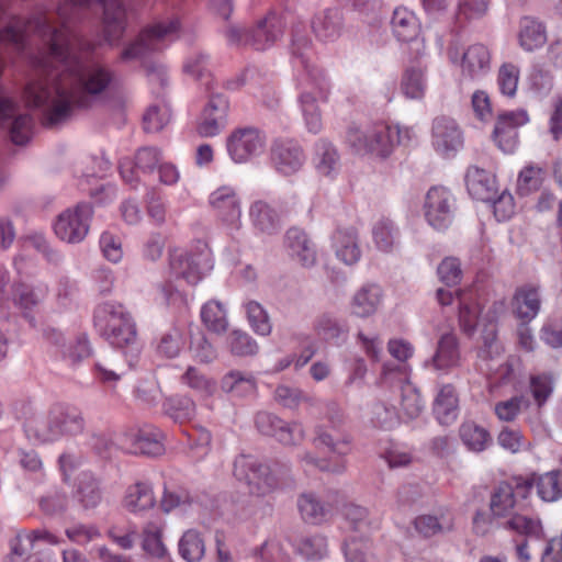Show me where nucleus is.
I'll return each mask as SVG.
<instances>
[{
  "label": "nucleus",
  "instance_id": "f257e3e1",
  "mask_svg": "<svg viewBox=\"0 0 562 562\" xmlns=\"http://www.w3.org/2000/svg\"><path fill=\"white\" fill-rule=\"evenodd\" d=\"M88 0H70L56 13L36 12L29 20L13 16L0 32V43L23 46L26 35L36 33L47 45V52L34 60L45 77L30 81L23 100L31 109L40 110L46 123L65 120L75 108L92 106L110 88L113 71L98 60H83L80 42L70 25L80 18Z\"/></svg>",
  "mask_w": 562,
  "mask_h": 562
},
{
  "label": "nucleus",
  "instance_id": "f03ea898",
  "mask_svg": "<svg viewBox=\"0 0 562 562\" xmlns=\"http://www.w3.org/2000/svg\"><path fill=\"white\" fill-rule=\"evenodd\" d=\"M411 130L384 122L349 126L347 143L360 155L386 159L404 139H409Z\"/></svg>",
  "mask_w": 562,
  "mask_h": 562
},
{
  "label": "nucleus",
  "instance_id": "7ed1b4c3",
  "mask_svg": "<svg viewBox=\"0 0 562 562\" xmlns=\"http://www.w3.org/2000/svg\"><path fill=\"white\" fill-rule=\"evenodd\" d=\"M311 41L303 34L295 32L292 40V54L301 59L302 65L313 77L314 88L305 90L300 97L305 125L311 133H318L322 128V113L318 101H326L329 94L328 83L324 72L310 65L307 52Z\"/></svg>",
  "mask_w": 562,
  "mask_h": 562
},
{
  "label": "nucleus",
  "instance_id": "20e7f679",
  "mask_svg": "<svg viewBox=\"0 0 562 562\" xmlns=\"http://www.w3.org/2000/svg\"><path fill=\"white\" fill-rule=\"evenodd\" d=\"M85 429V418L75 407L56 404L26 425L30 438L50 442L64 436H76Z\"/></svg>",
  "mask_w": 562,
  "mask_h": 562
},
{
  "label": "nucleus",
  "instance_id": "39448f33",
  "mask_svg": "<svg viewBox=\"0 0 562 562\" xmlns=\"http://www.w3.org/2000/svg\"><path fill=\"white\" fill-rule=\"evenodd\" d=\"M233 473L248 486L249 493L257 496L268 495L291 482L288 469L279 465L270 468L250 456L236 458Z\"/></svg>",
  "mask_w": 562,
  "mask_h": 562
},
{
  "label": "nucleus",
  "instance_id": "423d86ee",
  "mask_svg": "<svg viewBox=\"0 0 562 562\" xmlns=\"http://www.w3.org/2000/svg\"><path fill=\"white\" fill-rule=\"evenodd\" d=\"M94 325L112 346L135 349L136 326L131 313L122 304L116 302L100 304L94 311Z\"/></svg>",
  "mask_w": 562,
  "mask_h": 562
},
{
  "label": "nucleus",
  "instance_id": "0eeeda50",
  "mask_svg": "<svg viewBox=\"0 0 562 562\" xmlns=\"http://www.w3.org/2000/svg\"><path fill=\"white\" fill-rule=\"evenodd\" d=\"M392 29L397 40L411 43L416 56L440 54L443 47L442 37L434 30L426 29L418 38L420 24L415 13L407 8H396L392 16Z\"/></svg>",
  "mask_w": 562,
  "mask_h": 562
},
{
  "label": "nucleus",
  "instance_id": "6e6552de",
  "mask_svg": "<svg viewBox=\"0 0 562 562\" xmlns=\"http://www.w3.org/2000/svg\"><path fill=\"white\" fill-rule=\"evenodd\" d=\"M225 34L231 45L266 50L281 38L283 25L280 18L270 12L259 19L254 27L232 24L227 26Z\"/></svg>",
  "mask_w": 562,
  "mask_h": 562
},
{
  "label": "nucleus",
  "instance_id": "1a4fd4ad",
  "mask_svg": "<svg viewBox=\"0 0 562 562\" xmlns=\"http://www.w3.org/2000/svg\"><path fill=\"white\" fill-rule=\"evenodd\" d=\"M92 217L91 204L78 203L57 215L53 224L54 234L63 243L80 244L89 234Z\"/></svg>",
  "mask_w": 562,
  "mask_h": 562
},
{
  "label": "nucleus",
  "instance_id": "9d476101",
  "mask_svg": "<svg viewBox=\"0 0 562 562\" xmlns=\"http://www.w3.org/2000/svg\"><path fill=\"white\" fill-rule=\"evenodd\" d=\"M266 140V135L256 127H238L227 136L226 151L233 162L246 164L265 151Z\"/></svg>",
  "mask_w": 562,
  "mask_h": 562
},
{
  "label": "nucleus",
  "instance_id": "9b49d317",
  "mask_svg": "<svg viewBox=\"0 0 562 562\" xmlns=\"http://www.w3.org/2000/svg\"><path fill=\"white\" fill-rule=\"evenodd\" d=\"M210 268V251L206 245H202L198 251H177L170 258L172 276L191 285L200 282Z\"/></svg>",
  "mask_w": 562,
  "mask_h": 562
},
{
  "label": "nucleus",
  "instance_id": "f8f14e48",
  "mask_svg": "<svg viewBox=\"0 0 562 562\" xmlns=\"http://www.w3.org/2000/svg\"><path fill=\"white\" fill-rule=\"evenodd\" d=\"M178 21L157 23L145 29L138 38L122 53L125 60L145 56L148 53L159 50L162 43L171 40L178 31Z\"/></svg>",
  "mask_w": 562,
  "mask_h": 562
},
{
  "label": "nucleus",
  "instance_id": "ddd939ff",
  "mask_svg": "<svg viewBox=\"0 0 562 562\" xmlns=\"http://www.w3.org/2000/svg\"><path fill=\"white\" fill-rule=\"evenodd\" d=\"M58 543V537L46 529L21 532L12 542V550L7 562H40L36 555L43 551V547Z\"/></svg>",
  "mask_w": 562,
  "mask_h": 562
},
{
  "label": "nucleus",
  "instance_id": "4468645a",
  "mask_svg": "<svg viewBox=\"0 0 562 562\" xmlns=\"http://www.w3.org/2000/svg\"><path fill=\"white\" fill-rule=\"evenodd\" d=\"M424 212L434 228L442 231L449 227L454 213V199L450 191L443 187L430 188L425 196Z\"/></svg>",
  "mask_w": 562,
  "mask_h": 562
},
{
  "label": "nucleus",
  "instance_id": "2eb2a0df",
  "mask_svg": "<svg viewBox=\"0 0 562 562\" xmlns=\"http://www.w3.org/2000/svg\"><path fill=\"white\" fill-rule=\"evenodd\" d=\"M270 160L274 170L285 177L297 173L306 156L303 147L294 139H276L270 147Z\"/></svg>",
  "mask_w": 562,
  "mask_h": 562
},
{
  "label": "nucleus",
  "instance_id": "dca6fc26",
  "mask_svg": "<svg viewBox=\"0 0 562 562\" xmlns=\"http://www.w3.org/2000/svg\"><path fill=\"white\" fill-rule=\"evenodd\" d=\"M530 492L528 482L517 483L513 486L509 483H499L491 495L490 508L496 517H508L516 510H524L525 498Z\"/></svg>",
  "mask_w": 562,
  "mask_h": 562
},
{
  "label": "nucleus",
  "instance_id": "f3484780",
  "mask_svg": "<svg viewBox=\"0 0 562 562\" xmlns=\"http://www.w3.org/2000/svg\"><path fill=\"white\" fill-rule=\"evenodd\" d=\"M274 401L289 409H296L301 403L306 405L307 414L314 416L317 411L326 409L330 419L335 422L338 418L337 403L334 401H323L315 396L304 393L302 390L289 385H279L274 390Z\"/></svg>",
  "mask_w": 562,
  "mask_h": 562
},
{
  "label": "nucleus",
  "instance_id": "a211bd4d",
  "mask_svg": "<svg viewBox=\"0 0 562 562\" xmlns=\"http://www.w3.org/2000/svg\"><path fill=\"white\" fill-rule=\"evenodd\" d=\"M337 415L338 418L336 417L333 422L325 408L317 411V414L313 417L325 418L328 425L323 423L315 426L313 442L316 447H325L333 453L346 456L350 451V439L338 430L342 422L338 406Z\"/></svg>",
  "mask_w": 562,
  "mask_h": 562
},
{
  "label": "nucleus",
  "instance_id": "6ab92c4d",
  "mask_svg": "<svg viewBox=\"0 0 562 562\" xmlns=\"http://www.w3.org/2000/svg\"><path fill=\"white\" fill-rule=\"evenodd\" d=\"M209 204L216 216L227 226L239 229L241 226V200L232 186H221L211 192Z\"/></svg>",
  "mask_w": 562,
  "mask_h": 562
},
{
  "label": "nucleus",
  "instance_id": "aec40b11",
  "mask_svg": "<svg viewBox=\"0 0 562 562\" xmlns=\"http://www.w3.org/2000/svg\"><path fill=\"white\" fill-rule=\"evenodd\" d=\"M228 101L221 94L212 95L204 108L196 132L201 137H214L227 125Z\"/></svg>",
  "mask_w": 562,
  "mask_h": 562
},
{
  "label": "nucleus",
  "instance_id": "412c9836",
  "mask_svg": "<svg viewBox=\"0 0 562 562\" xmlns=\"http://www.w3.org/2000/svg\"><path fill=\"white\" fill-rule=\"evenodd\" d=\"M432 145L442 155H450L463 145L462 132L457 122L448 116H438L432 123Z\"/></svg>",
  "mask_w": 562,
  "mask_h": 562
},
{
  "label": "nucleus",
  "instance_id": "4be33fe9",
  "mask_svg": "<svg viewBox=\"0 0 562 562\" xmlns=\"http://www.w3.org/2000/svg\"><path fill=\"white\" fill-rule=\"evenodd\" d=\"M529 121L528 113L525 110L504 112L498 115L494 127V140L505 153L514 150L517 138V127L525 125Z\"/></svg>",
  "mask_w": 562,
  "mask_h": 562
},
{
  "label": "nucleus",
  "instance_id": "5701e85b",
  "mask_svg": "<svg viewBox=\"0 0 562 562\" xmlns=\"http://www.w3.org/2000/svg\"><path fill=\"white\" fill-rule=\"evenodd\" d=\"M383 291L374 283L359 288L350 297V314L357 318H369L376 314L383 302Z\"/></svg>",
  "mask_w": 562,
  "mask_h": 562
},
{
  "label": "nucleus",
  "instance_id": "b1692460",
  "mask_svg": "<svg viewBox=\"0 0 562 562\" xmlns=\"http://www.w3.org/2000/svg\"><path fill=\"white\" fill-rule=\"evenodd\" d=\"M336 258L346 266L356 265L362 256L359 233L355 227L337 229L333 235Z\"/></svg>",
  "mask_w": 562,
  "mask_h": 562
},
{
  "label": "nucleus",
  "instance_id": "393cba45",
  "mask_svg": "<svg viewBox=\"0 0 562 562\" xmlns=\"http://www.w3.org/2000/svg\"><path fill=\"white\" fill-rule=\"evenodd\" d=\"M465 183L468 192L475 200L492 202L497 194L494 175L476 166H472L468 169Z\"/></svg>",
  "mask_w": 562,
  "mask_h": 562
},
{
  "label": "nucleus",
  "instance_id": "a878e982",
  "mask_svg": "<svg viewBox=\"0 0 562 562\" xmlns=\"http://www.w3.org/2000/svg\"><path fill=\"white\" fill-rule=\"evenodd\" d=\"M315 334L325 341L341 346L348 340L349 327L334 313L323 312L313 323Z\"/></svg>",
  "mask_w": 562,
  "mask_h": 562
},
{
  "label": "nucleus",
  "instance_id": "bb28decb",
  "mask_svg": "<svg viewBox=\"0 0 562 562\" xmlns=\"http://www.w3.org/2000/svg\"><path fill=\"white\" fill-rule=\"evenodd\" d=\"M492 56L483 44H473L462 54L461 72L463 77L477 79L491 69Z\"/></svg>",
  "mask_w": 562,
  "mask_h": 562
},
{
  "label": "nucleus",
  "instance_id": "cd10ccee",
  "mask_svg": "<svg viewBox=\"0 0 562 562\" xmlns=\"http://www.w3.org/2000/svg\"><path fill=\"white\" fill-rule=\"evenodd\" d=\"M286 249L292 258L301 266L311 268L316 263L317 255L315 245L306 233L299 228H291L285 235Z\"/></svg>",
  "mask_w": 562,
  "mask_h": 562
},
{
  "label": "nucleus",
  "instance_id": "c85d7f7f",
  "mask_svg": "<svg viewBox=\"0 0 562 562\" xmlns=\"http://www.w3.org/2000/svg\"><path fill=\"white\" fill-rule=\"evenodd\" d=\"M459 438L467 450L481 453L487 450L493 443L490 430L472 419H467L459 426Z\"/></svg>",
  "mask_w": 562,
  "mask_h": 562
},
{
  "label": "nucleus",
  "instance_id": "c756f323",
  "mask_svg": "<svg viewBox=\"0 0 562 562\" xmlns=\"http://www.w3.org/2000/svg\"><path fill=\"white\" fill-rule=\"evenodd\" d=\"M155 505L156 497L149 483L136 482L126 488L123 506L127 512L140 515L153 509Z\"/></svg>",
  "mask_w": 562,
  "mask_h": 562
},
{
  "label": "nucleus",
  "instance_id": "7c9ffc66",
  "mask_svg": "<svg viewBox=\"0 0 562 562\" xmlns=\"http://www.w3.org/2000/svg\"><path fill=\"white\" fill-rule=\"evenodd\" d=\"M101 2L105 38L113 44L124 30L125 9L121 0H101Z\"/></svg>",
  "mask_w": 562,
  "mask_h": 562
},
{
  "label": "nucleus",
  "instance_id": "2f4dec72",
  "mask_svg": "<svg viewBox=\"0 0 562 562\" xmlns=\"http://www.w3.org/2000/svg\"><path fill=\"white\" fill-rule=\"evenodd\" d=\"M297 508L302 519L312 525L324 522L331 513V507L313 493H304L297 498Z\"/></svg>",
  "mask_w": 562,
  "mask_h": 562
},
{
  "label": "nucleus",
  "instance_id": "473e14b6",
  "mask_svg": "<svg viewBox=\"0 0 562 562\" xmlns=\"http://www.w3.org/2000/svg\"><path fill=\"white\" fill-rule=\"evenodd\" d=\"M540 310V297L538 289L531 285H524L517 289L513 299V311L517 317L530 321Z\"/></svg>",
  "mask_w": 562,
  "mask_h": 562
},
{
  "label": "nucleus",
  "instance_id": "72a5a7b5",
  "mask_svg": "<svg viewBox=\"0 0 562 562\" xmlns=\"http://www.w3.org/2000/svg\"><path fill=\"white\" fill-rule=\"evenodd\" d=\"M314 165L318 173L333 177L340 167V157L337 148L326 139H319L315 144Z\"/></svg>",
  "mask_w": 562,
  "mask_h": 562
},
{
  "label": "nucleus",
  "instance_id": "f704fd0d",
  "mask_svg": "<svg viewBox=\"0 0 562 562\" xmlns=\"http://www.w3.org/2000/svg\"><path fill=\"white\" fill-rule=\"evenodd\" d=\"M249 218L260 232L272 234L280 228L279 213L265 201H255L249 207Z\"/></svg>",
  "mask_w": 562,
  "mask_h": 562
},
{
  "label": "nucleus",
  "instance_id": "c9c22d12",
  "mask_svg": "<svg viewBox=\"0 0 562 562\" xmlns=\"http://www.w3.org/2000/svg\"><path fill=\"white\" fill-rule=\"evenodd\" d=\"M432 409L437 420L442 425H449L457 419L458 397L451 385L439 389Z\"/></svg>",
  "mask_w": 562,
  "mask_h": 562
},
{
  "label": "nucleus",
  "instance_id": "e433bc0d",
  "mask_svg": "<svg viewBox=\"0 0 562 562\" xmlns=\"http://www.w3.org/2000/svg\"><path fill=\"white\" fill-rule=\"evenodd\" d=\"M416 530L425 537L453 529V515L447 509H440L436 515H422L415 519Z\"/></svg>",
  "mask_w": 562,
  "mask_h": 562
},
{
  "label": "nucleus",
  "instance_id": "4c0bfd02",
  "mask_svg": "<svg viewBox=\"0 0 562 562\" xmlns=\"http://www.w3.org/2000/svg\"><path fill=\"white\" fill-rule=\"evenodd\" d=\"M432 363L437 370H449L459 366L460 351L457 338L452 333L443 334L440 337L437 351L432 357Z\"/></svg>",
  "mask_w": 562,
  "mask_h": 562
},
{
  "label": "nucleus",
  "instance_id": "58836bf2",
  "mask_svg": "<svg viewBox=\"0 0 562 562\" xmlns=\"http://www.w3.org/2000/svg\"><path fill=\"white\" fill-rule=\"evenodd\" d=\"M518 37L521 48L526 52H532L546 44V27L541 22L526 16L520 21Z\"/></svg>",
  "mask_w": 562,
  "mask_h": 562
},
{
  "label": "nucleus",
  "instance_id": "ea45409f",
  "mask_svg": "<svg viewBox=\"0 0 562 562\" xmlns=\"http://www.w3.org/2000/svg\"><path fill=\"white\" fill-rule=\"evenodd\" d=\"M372 238L380 251L390 254L398 243V228L391 218L381 217L372 226Z\"/></svg>",
  "mask_w": 562,
  "mask_h": 562
},
{
  "label": "nucleus",
  "instance_id": "a19ab883",
  "mask_svg": "<svg viewBox=\"0 0 562 562\" xmlns=\"http://www.w3.org/2000/svg\"><path fill=\"white\" fill-rule=\"evenodd\" d=\"M315 35L322 41H334L341 31V14L337 10H327L317 14L312 22Z\"/></svg>",
  "mask_w": 562,
  "mask_h": 562
},
{
  "label": "nucleus",
  "instance_id": "79ce46f5",
  "mask_svg": "<svg viewBox=\"0 0 562 562\" xmlns=\"http://www.w3.org/2000/svg\"><path fill=\"white\" fill-rule=\"evenodd\" d=\"M193 503V497L186 488L176 485L164 484L159 507L165 514L172 512H186Z\"/></svg>",
  "mask_w": 562,
  "mask_h": 562
},
{
  "label": "nucleus",
  "instance_id": "37998d69",
  "mask_svg": "<svg viewBox=\"0 0 562 562\" xmlns=\"http://www.w3.org/2000/svg\"><path fill=\"white\" fill-rule=\"evenodd\" d=\"M78 503L85 510L95 508L102 501L100 483L91 473H82L76 491Z\"/></svg>",
  "mask_w": 562,
  "mask_h": 562
},
{
  "label": "nucleus",
  "instance_id": "c03bdc74",
  "mask_svg": "<svg viewBox=\"0 0 562 562\" xmlns=\"http://www.w3.org/2000/svg\"><path fill=\"white\" fill-rule=\"evenodd\" d=\"M560 472L551 471L544 474H533L528 482L530 488L536 486L539 497L544 502H555L562 496Z\"/></svg>",
  "mask_w": 562,
  "mask_h": 562
},
{
  "label": "nucleus",
  "instance_id": "a18cd8bd",
  "mask_svg": "<svg viewBox=\"0 0 562 562\" xmlns=\"http://www.w3.org/2000/svg\"><path fill=\"white\" fill-rule=\"evenodd\" d=\"M256 380L249 373L238 370L227 372L221 380V389L225 393H233L236 396L245 397L256 391Z\"/></svg>",
  "mask_w": 562,
  "mask_h": 562
},
{
  "label": "nucleus",
  "instance_id": "49530a36",
  "mask_svg": "<svg viewBox=\"0 0 562 562\" xmlns=\"http://www.w3.org/2000/svg\"><path fill=\"white\" fill-rule=\"evenodd\" d=\"M180 381L202 398L213 396L216 391V381L192 366L187 368L180 376Z\"/></svg>",
  "mask_w": 562,
  "mask_h": 562
},
{
  "label": "nucleus",
  "instance_id": "de8ad7c7",
  "mask_svg": "<svg viewBox=\"0 0 562 562\" xmlns=\"http://www.w3.org/2000/svg\"><path fill=\"white\" fill-rule=\"evenodd\" d=\"M164 435L154 427H144L134 436V450L147 456H159L164 452Z\"/></svg>",
  "mask_w": 562,
  "mask_h": 562
},
{
  "label": "nucleus",
  "instance_id": "09e8293b",
  "mask_svg": "<svg viewBox=\"0 0 562 562\" xmlns=\"http://www.w3.org/2000/svg\"><path fill=\"white\" fill-rule=\"evenodd\" d=\"M387 351L389 353L401 362V364L393 367L389 363H385L383 366L382 375L386 379L389 378L393 372H398L403 378H406L407 374V367L405 362L413 356L414 348L413 346L404 340V339H391L387 342Z\"/></svg>",
  "mask_w": 562,
  "mask_h": 562
},
{
  "label": "nucleus",
  "instance_id": "8fccbe9b",
  "mask_svg": "<svg viewBox=\"0 0 562 562\" xmlns=\"http://www.w3.org/2000/svg\"><path fill=\"white\" fill-rule=\"evenodd\" d=\"M178 552L186 562H200L205 554V541L194 529L183 532L178 542Z\"/></svg>",
  "mask_w": 562,
  "mask_h": 562
},
{
  "label": "nucleus",
  "instance_id": "3c124183",
  "mask_svg": "<svg viewBox=\"0 0 562 562\" xmlns=\"http://www.w3.org/2000/svg\"><path fill=\"white\" fill-rule=\"evenodd\" d=\"M47 289L44 285H32L18 283L13 289V300L16 305L24 310H32L45 299Z\"/></svg>",
  "mask_w": 562,
  "mask_h": 562
},
{
  "label": "nucleus",
  "instance_id": "603ef678",
  "mask_svg": "<svg viewBox=\"0 0 562 562\" xmlns=\"http://www.w3.org/2000/svg\"><path fill=\"white\" fill-rule=\"evenodd\" d=\"M296 551L307 560H321L328 552V543L321 533L302 536L295 542Z\"/></svg>",
  "mask_w": 562,
  "mask_h": 562
},
{
  "label": "nucleus",
  "instance_id": "864d4df0",
  "mask_svg": "<svg viewBox=\"0 0 562 562\" xmlns=\"http://www.w3.org/2000/svg\"><path fill=\"white\" fill-rule=\"evenodd\" d=\"M203 324L212 331L222 334L227 329L228 321L224 306L217 301H209L201 311Z\"/></svg>",
  "mask_w": 562,
  "mask_h": 562
},
{
  "label": "nucleus",
  "instance_id": "5fc2aeb1",
  "mask_svg": "<svg viewBox=\"0 0 562 562\" xmlns=\"http://www.w3.org/2000/svg\"><path fill=\"white\" fill-rule=\"evenodd\" d=\"M426 86L425 70L411 68L403 75L401 90L406 98L419 100L425 95Z\"/></svg>",
  "mask_w": 562,
  "mask_h": 562
},
{
  "label": "nucleus",
  "instance_id": "6e6d98bb",
  "mask_svg": "<svg viewBox=\"0 0 562 562\" xmlns=\"http://www.w3.org/2000/svg\"><path fill=\"white\" fill-rule=\"evenodd\" d=\"M164 528L156 522H148L143 529V549L154 558H164L167 548L162 542Z\"/></svg>",
  "mask_w": 562,
  "mask_h": 562
},
{
  "label": "nucleus",
  "instance_id": "4d7b16f0",
  "mask_svg": "<svg viewBox=\"0 0 562 562\" xmlns=\"http://www.w3.org/2000/svg\"><path fill=\"white\" fill-rule=\"evenodd\" d=\"M424 403L415 385L406 381L401 389V412L407 419L417 418L423 412Z\"/></svg>",
  "mask_w": 562,
  "mask_h": 562
},
{
  "label": "nucleus",
  "instance_id": "13d9d810",
  "mask_svg": "<svg viewBox=\"0 0 562 562\" xmlns=\"http://www.w3.org/2000/svg\"><path fill=\"white\" fill-rule=\"evenodd\" d=\"M529 400L522 395L513 396L495 404L494 412L498 419L513 422L518 415L529 407Z\"/></svg>",
  "mask_w": 562,
  "mask_h": 562
},
{
  "label": "nucleus",
  "instance_id": "bf43d9fd",
  "mask_svg": "<svg viewBox=\"0 0 562 562\" xmlns=\"http://www.w3.org/2000/svg\"><path fill=\"white\" fill-rule=\"evenodd\" d=\"M516 510L509 515L506 522L507 528L527 536H538L541 531L540 520L524 513Z\"/></svg>",
  "mask_w": 562,
  "mask_h": 562
},
{
  "label": "nucleus",
  "instance_id": "052dcab7",
  "mask_svg": "<svg viewBox=\"0 0 562 562\" xmlns=\"http://www.w3.org/2000/svg\"><path fill=\"white\" fill-rule=\"evenodd\" d=\"M170 121V110L166 104H156L147 109L144 114V130L147 133L160 132Z\"/></svg>",
  "mask_w": 562,
  "mask_h": 562
},
{
  "label": "nucleus",
  "instance_id": "680f3d73",
  "mask_svg": "<svg viewBox=\"0 0 562 562\" xmlns=\"http://www.w3.org/2000/svg\"><path fill=\"white\" fill-rule=\"evenodd\" d=\"M543 169L539 166H527L525 167L517 180V190L521 195H528L532 191L538 190L543 181Z\"/></svg>",
  "mask_w": 562,
  "mask_h": 562
},
{
  "label": "nucleus",
  "instance_id": "e2e57ef3",
  "mask_svg": "<svg viewBox=\"0 0 562 562\" xmlns=\"http://www.w3.org/2000/svg\"><path fill=\"white\" fill-rule=\"evenodd\" d=\"M245 308L252 329L259 335L268 336L272 330V326L267 311L255 301L247 302Z\"/></svg>",
  "mask_w": 562,
  "mask_h": 562
},
{
  "label": "nucleus",
  "instance_id": "0e129e2a",
  "mask_svg": "<svg viewBox=\"0 0 562 562\" xmlns=\"http://www.w3.org/2000/svg\"><path fill=\"white\" fill-rule=\"evenodd\" d=\"M227 344L231 352L235 356H252L258 351L257 342L241 330H233L227 338Z\"/></svg>",
  "mask_w": 562,
  "mask_h": 562
},
{
  "label": "nucleus",
  "instance_id": "69168bd1",
  "mask_svg": "<svg viewBox=\"0 0 562 562\" xmlns=\"http://www.w3.org/2000/svg\"><path fill=\"white\" fill-rule=\"evenodd\" d=\"M519 74V68L512 63H505L499 67L497 83L504 95L514 97L516 94Z\"/></svg>",
  "mask_w": 562,
  "mask_h": 562
},
{
  "label": "nucleus",
  "instance_id": "338daca9",
  "mask_svg": "<svg viewBox=\"0 0 562 562\" xmlns=\"http://www.w3.org/2000/svg\"><path fill=\"white\" fill-rule=\"evenodd\" d=\"M529 389L535 402L541 407L552 394V378L548 374L532 375L530 376Z\"/></svg>",
  "mask_w": 562,
  "mask_h": 562
},
{
  "label": "nucleus",
  "instance_id": "774afa93",
  "mask_svg": "<svg viewBox=\"0 0 562 562\" xmlns=\"http://www.w3.org/2000/svg\"><path fill=\"white\" fill-rule=\"evenodd\" d=\"M490 0H459L457 19L459 21H471L486 14Z\"/></svg>",
  "mask_w": 562,
  "mask_h": 562
}]
</instances>
